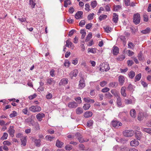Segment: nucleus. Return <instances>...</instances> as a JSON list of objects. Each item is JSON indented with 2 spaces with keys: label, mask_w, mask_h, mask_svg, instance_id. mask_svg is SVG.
Instances as JSON below:
<instances>
[{
  "label": "nucleus",
  "mask_w": 151,
  "mask_h": 151,
  "mask_svg": "<svg viewBox=\"0 0 151 151\" xmlns=\"http://www.w3.org/2000/svg\"><path fill=\"white\" fill-rule=\"evenodd\" d=\"M124 2L126 6H127L130 5V0H124Z\"/></svg>",
  "instance_id": "nucleus-57"
},
{
  "label": "nucleus",
  "mask_w": 151,
  "mask_h": 151,
  "mask_svg": "<svg viewBox=\"0 0 151 151\" xmlns=\"http://www.w3.org/2000/svg\"><path fill=\"white\" fill-rule=\"evenodd\" d=\"M75 32H76V30L74 29H72L70 30L69 32L68 36L70 37Z\"/></svg>",
  "instance_id": "nucleus-61"
},
{
  "label": "nucleus",
  "mask_w": 151,
  "mask_h": 151,
  "mask_svg": "<svg viewBox=\"0 0 151 151\" xmlns=\"http://www.w3.org/2000/svg\"><path fill=\"white\" fill-rule=\"evenodd\" d=\"M118 98L117 99L116 103L117 106H121L122 105V103L121 102V99L120 97V96L117 97Z\"/></svg>",
  "instance_id": "nucleus-21"
},
{
  "label": "nucleus",
  "mask_w": 151,
  "mask_h": 151,
  "mask_svg": "<svg viewBox=\"0 0 151 151\" xmlns=\"http://www.w3.org/2000/svg\"><path fill=\"white\" fill-rule=\"evenodd\" d=\"M133 89V86L131 84H129L127 87V89L130 91H132Z\"/></svg>",
  "instance_id": "nucleus-60"
},
{
  "label": "nucleus",
  "mask_w": 151,
  "mask_h": 151,
  "mask_svg": "<svg viewBox=\"0 0 151 151\" xmlns=\"http://www.w3.org/2000/svg\"><path fill=\"white\" fill-rule=\"evenodd\" d=\"M113 7L114 10L115 11H117L121 8V6L120 5H114Z\"/></svg>",
  "instance_id": "nucleus-43"
},
{
  "label": "nucleus",
  "mask_w": 151,
  "mask_h": 151,
  "mask_svg": "<svg viewBox=\"0 0 151 151\" xmlns=\"http://www.w3.org/2000/svg\"><path fill=\"white\" fill-rule=\"evenodd\" d=\"M93 121L92 120H88L87 123V125L88 127H90L93 124Z\"/></svg>",
  "instance_id": "nucleus-50"
},
{
  "label": "nucleus",
  "mask_w": 151,
  "mask_h": 151,
  "mask_svg": "<svg viewBox=\"0 0 151 151\" xmlns=\"http://www.w3.org/2000/svg\"><path fill=\"white\" fill-rule=\"evenodd\" d=\"M127 54L129 56H131L134 54V52L130 50H128L127 51Z\"/></svg>",
  "instance_id": "nucleus-62"
},
{
  "label": "nucleus",
  "mask_w": 151,
  "mask_h": 151,
  "mask_svg": "<svg viewBox=\"0 0 151 151\" xmlns=\"http://www.w3.org/2000/svg\"><path fill=\"white\" fill-rule=\"evenodd\" d=\"M17 115V113L15 111H13L12 113L9 115V116L11 118H12L16 116Z\"/></svg>",
  "instance_id": "nucleus-49"
},
{
  "label": "nucleus",
  "mask_w": 151,
  "mask_h": 151,
  "mask_svg": "<svg viewBox=\"0 0 151 151\" xmlns=\"http://www.w3.org/2000/svg\"><path fill=\"white\" fill-rule=\"evenodd\" d=\"M92 114L93 113L92 112L90 111H87L85 112L84 114V116L85 118H88L91 116Z\"/></svg>",
  "instance_id": "nucleus-17"
},
{
  "label": "nucleus",
  "mask_w": 151,
  "mask_h": 151,
  "mask_svg": "<svg viewBox=\"0 0 151 151\" xmlns=\"http://www.w3.org/2000/svg\"><path fill=\"white\" fill-rule=\"evenodd\" d=\"M120 38L121 40L123 42H125L126 38H125V37L124 36H121L120 37Z\"/></svg>",
  "instance_id": "nucleus-64"
},
{
  "label": "nucleus",
  "mask_w": 151,
  "mask_h": 151,
  "mask_svg": "<svg viewBox=\"0 0 151 151\" xmlns=\"http://www.w3.org/2000/svg\"><path fill=\"white\" fill-rule=\"evenodd\" d=\"M34 129L36 130L37 131L40 129L39 124L37 122H36L34 124Z\"/></svg>",
  "instance_id": "nucleus-33"
},
{
  "label": "nucleus",
  "mask_w": 151,
  "mask_h": 151,
  "mask_svg": "<svg viewBox=\"0 0 151 151\" xmlns=\"http://www.w3.org/2000/svg\"><path fill=\"white\" fill-rule=\"evenodd\" d=\"M80 33L82 34L81 38L83 39L86 35V33L85 30L84 29H81V30Z\"/></svg>",
  "instance_id": "nucleus-37"
},
{
  "label": "nucleus",
  "mask_w": 151,
  "mask_h": 151,
  "mask_svg": "<svg viewBox=\"0 0 151 151\" xmlns=\"http://www.w3.org/2000/svg\"><path fill=\"white\" fill-rule=\"evenodd\" d=\"M150 28L147 27L145 30L141 31V33L144 34H148L150 32Z\"/></svg>",
  "instance_id": "nucleus-26"
},
{
  "label": "nucleus",
  "mask_w": 151,
  "mask_h": 151,
  "mask_svg": "<svg viewBox=\"0 0 151 151\" xmlns=\"http://www.w3.org/2000/svg\"><path fill=\"white\" fill-rule=\"evenodd\" d=\"M113 21L115 23H116L118 21V15L116 13L113 14Z\"/></svg>",
  "instance_id": "nucleus-18"
},
{
  "label": "nucleus",
  "mask_w": 151,
  "mask_h": 151,
  "mask_svg": "<svg viewBox=\"0 0 151 151\" xmlns=\"http://www.w3.org/2000/svg\"><path fill=\"white\" fill-rule=\"evenodd\" d=\"M100 70L101 72H104V71H107L110 69L109 65L107 63H102L100 65Z\"/></svg>",
  "instance_id": "nucleus-2"
},
{
  "label": "nucleus",
  "mask_w": 151,
  "mask_h": 151,
  "mask_svg": "<svg viewBox=\"0 0 151 151\" xmlns=\"http://www.w3.org/2000/svg\"><path fill=\"white\" fill-rule=\"evenodd\" d=\"M118 85V83L117 82H111L109 84V86L110 88H116Z\"/></svg>",
  "instance_id": "nucleus-13"
},
{
  "label": "nucleus",
  "mask_w": 151,
  "mask_h": 151,
  "mask_svg": "<svg viewBox=\"0 0 151 151\" xmlns=\"http://www.w3.org/2000/svg\"><path fill=\"white\" fill-rule=\"evenodd\" d=\"M144 21L145 22H147L148 21V16L146 14L143 15Z\"/></svg>",
  "instance_id": "nucleus-63"
},
{
  "label": "nucleus",
  "mask_w": 151,
  "mask_h": 151,
  "mask_svg": "<svg viewBox=\"0 0 151 151\" xmlns=\"http://www.w3.org/2000/svg\"><path fill=\"white\" fill-rule=\"evenodd\" d=\"M76 111L77 114L80 115L83 112V110L81 108L78 107L76 109Z\"/></svg>",
  "instance_id": "nucleus-25"
},
{
  "label": "nucleus",
  "mask_w": 151,
  "mask_h": 151,
  "mask_svg": "<svg viewBox=\"0 0 151 151\" xmlns=\"http://www.w3.org/2000/svg\"><path fill=\"white\" fill-rule=\"evenodd\" d=\"M138 57L140 60H142L144 59V58L142 56V53L141 51H140L138 54Z\"/></svg>",
  "instance_id": "nucleus-35"
},
{
  "label": "nucleus",
  "mask_w": 151,
  "mask_h": 151,
  "mask_svg": "<svg viewBox=\"0 0 151 151\" xmlns=\"http://www.w3.org/2000/svg\"><path fill=\"white\" fill-rule=\"evenodd\" d=\"M29 109L31 111L33 112H39L41 110V108L37 105L32 106L29 108Z\"/></svg>",
  "instance_id": "nucleus-4"
},
{
  "label": "nucleus",
  "mask_w": 151,
  "mask_h": 151,
  "mask_svg": "<svg viewBox=\"0 0 151 151\" xmlns=\"http://www.w3.org/2000/svg\"><path fill=\"white\" fill-rule=\"evenodd\" d=\"M32 118L30 117H29L26 119H25V122L26 123H28L29 122H30V123L29 125L30 126L32 124V125L33 126V124L32 123Z\"/></svg>",
  "instance_id": "nucleus-23"
},
{
  "label": "nucleus",
  "mask_w": 151,
  "mask_h": 151,
  "mask_svg": "<svg viewBox=\"0 0 151 151\" xmlns=\"http://www.w3.org/2000/svg\"><path fill=\"white\" fill-rule=\"evenodd\" d=\"M107 17V16L105 14H101L99 17V19L100 21H102L105 19Z\"/></svg>",
  "instance_id": "nucleus-39"
},
{
  "label": "nucleus",
  "mask_w": 151,
  "mask_h": 151,
  "mask_svg": "<svg viewBox=\"0 0 151 151\" xmlns=\"http://www.w3.org/2000/svg\"><path fill=\"white\" fill-rule=\"evenodd\" d=\"M68 106L71 108H76L78 106V103L74 101L69 102L68 105Z\"/></svg>",
  "instance_id": "nucleus-7"
},
{
  "label": "nucleus",
  "mask_w": 151,
  "mask_h": 151,
  "mask_svg": "<svg viewBox=\"0 0 151 151\" xmlns=\"http://www.w3.org/2000/svg\"><path fill=\"white\" fill-rule=\"evenodd\" d=\"M45 116V115L44 114L40 113L36 115V117L38 121H41L42 120V118Z\"/></svg>",
  "instance_id": "nucleus-10"
},
{
  "label": "nucleus",
  "mask_w": 151,
  "mask_h": 151,
  "mask_svg": "<svg viewBox=\"0 0 151 151\" xmlns=\"http://www.w3.org/2000/svg\"><path fill=\"white\" fill-rule=\"evenodd\" d=\"M92 33H89L87 36L85 41L86 42H88L92 38Z\"/></svg>",
  "instance_id": "nucleus-36"
},
{
  "label": "nucleus",
  "mask_w": 151,
  "mask_h": 151,
  "mask_svg": "<svg viewBox=\"0 0 151 151\" xmlns=\"http://www.w3.org/2000/svg\"><path fill=\"white\" fill-rule=\"evenodd\" d=\"M29 4L31 5V7L32 8H34L36 4L35 3H34L33 2V0H30L29 1Z\"/></svg>",
  "instance_id": "nucleus-52"
},
{
  "label": "nucleus",
  "mask_w": 151,
  "mask_h": 151,
  "mask_svg": "<svg viewBox=\"0 0 151 151\" xmlns=\"http://www.w3.org/2000/svg\"><path fill=\"white\" fill-rule=\"evenodd\" d=\"M71 4V2L70 0H65L64 2V6L67 7L68 4L70 5Z\"/></svg>",
  "instance_id": "nucleus-41"
},
{
  "label": "nucleus",
  "mask_w": 151,
  "mask_h": 151,
  "mask_svg": "<svg viewBox=\"0 0 151 151\" xmlns=\"http://www.w3.org/2000/svg\"><path fill=\"white\" fill-rule=\"evenodd\" d=\"M68 79L66 78H63L61 80L60 82L59 83V84L61 85V83L63 85L66 84L68 83Z\"/></svg>",
  "instance_id": "nucleus-24"
},
{
  "label": "nucleus",
  "mask_w": 151,
  "mask_h": 151,
  "mask_svg": "<svg viewBox=\"0 0 151 151\" xmlns=\"http://www.w3.org/2000/svg\"><path fill=\"white\" fill-rule=\"evenodd\" d=\"M35 142L36 146L39 147L40 145V139H35Z\"/></svg>",
  "instance_id": "nucleus-40"
},
{
  "label": "nucleus",
  "mask_w": 151,
  "mask_h": 151,
  "mask_svg": "<svg viewBox=\"0 0 151 151\" xmlns=\"http://www.w3.org/2000/svg\"><path fill=\"white\" fill-rule=\"evenodd\" d=\"M141 77V74L140 73H139L135 77V81L136 82L137 81H139L140 80Z\"/></svg>",
  "instance_id": "nucleus-34"
},
{
  "label": "nucleus",
  "mask_w": 151,
  "mask_h": 151,
  "mask_svg": "<svg viewBox=\"0 0 151 151\" xmlns=\"http://www.w3.org/2000/svg\"><path fill=\"white\" fill-rule=\"evenodd\" d=\"M124 102L126 104H132V100L130 99H125L124 101Z\"/></svg>",
  "instance_id": "nucleus-47"
},
{
  "label": "nucleus",
  "mask_w": 151,
  "mask_h": 151,
  "mask_svg": "<svg viewBox=\"0 0 151 151\" xmlns=\"http://www.w3.org/2000/svg\"><path fill=\"white\" fill-rule=\"evenodd\" d=\"M134 134V132L132 130H126L123 132L124 135L127 137H129L132 136Z\"/></svg>",
  "instance_id": "nucleus-3"
},
{
  "label": "nucleus",
  "mask_w": 151,
  "mask_h": 151,
  "mask_svg": "<svg viewBox=\"0 0 151 151\" xmlns=\"http://www.w3.org/2000/svg\"><path fill=\"white\" fill-rule=\"evenodd\" d=\"M141 17L140 14L137 13L134 14L133 17V22L136 24L139 23L140 22Z\"/></svg>",
  "instance_id": "nucleus-1"
},
{
  "label": "nucleus",
  "mask_w": 151,
  "mask_h": 151,
  "mask_svg": "<svg viewBox=\"0 0 151 151\" xmlns=\"http://www.w3.org/2000/svg\"><path fill=\"white\" fill-rule=\"evenodd\" d=\"M83 12L82 11H78L77 12L75 15V17L77 19H78L81 17L83 14Z\"/></svg>",
  "instance_id": "nucleus-15"
},
{
  "label": "nucleus",
  "mask_w": 151,
  "mask_h": 151,
  "mask_svg": "<svg viewBox=\"0 0 151 151\" xmlns=\"http://www.w3.org/2000/svg\"><path fill=\"white\" fill-rule=\"evenodd\" d=\"M107 83L106 81H103L102 82H101L100 83V85L102 87H103L106 84H107Z\"/></svg>",
  "instance_id": "nucleus-58"
},
{
  "label": "nucleus",
  "mask_w": 151,
  "mask_h": 151,
  "mask_svg": "<svg viewBox=\"0 0 151 151\" xmlns=\"http://www.w3.org/2000/svg\"><path fill=\"white\" fill-rule=\"evenodd\" d=\"M105 96L108 99H111L113 97V96L109 92L105 94Z\"/></svg>",
  "instance_id": "nucleus-45"
},
{
  "label": "nucleus",
  "mask_w": 151,
  "mask_h": 151,
  "mask_svg": "<svg viewBox=\"0 0 151 151\" xmlns=\"http://www.w3.org/2000/svg\"><path fill=\"white\" fill-rule=\"evenodd\" d=\"M142 131L148 133L149 134L151 135V129L142 128Z\"/></svg>",
  "instance_id": "nucleus-30"
},
{
  "label": "nucleus",
  "mask_w": 151,
  "mask_h": 151,
  "mask_svg": "<svg viewBox=\"0 0 151 151\" xmlns=\"http://www.w3.org/2000/svg\"><path fill=\"white\" fill-rule=\"evenodd\" d=\"M79 147L81 150H85V146L84 145L80 144L79 145Z\"/></svg>",
  "instance_id": "nucleus-48"
},
{
  "label": "nucleus",
  "mask_w": 151,
  "mask_h": 151,
  "mask_svg": "<svg viewBox=\"0 0 151 151\" xmlns=\"http://www.w3.org/2000/svg\"><path fill=\"white\" fill-rule=\"evenodd\" d=\"M142 136L141 132L138 131H137L135 132V137L138 140H140Z\"/></svg>",
  "instance_id": "nucleus-12"
},
{
  "label": "nucleus",
  "mask_w": 151,
  "mask_h": 151,
  "mask_svg": "<svg viewBox=\"0 0 151 151\" xmlns=\"http://www.w3.org/2000/svg\"><path fill=\"white\" fill-rule=\"evenodd\" d=\"M104 28L105 32L108 33L111 32V28H110L109 26H106V27H104Z\"/></svg>",
  "instance_id": "nucleus-46"
},
{
  "label": "nucleus",
  "mask_w": 151,
  "mask_h": 151,
  "mask_svg": "<svg viewBox=\"0 0 151 151\" xmlns=\"http://www.w3.org/2000/svg\"><path fill=\"white\" fill-rule=\"evenodd\" d=\"M94 15V14L93 13L89 14L88 16V19L89 20L92 19L93 18V16Z\"/></svg>",
  "instance_id": "nucleus-55"
},
{
  "label": "nucleus",
  "mask_w": 151,
  "mask_h": 151,
  "mask_svg": "<svg viewBox=\"0 0 151 151\" xmlns=\"http://www.w3.org/2000/svg\"><path fill=\"white\" fill-rule=\"evenodd\" d=\"M111 93L115 96L117 97L119 96V94L118 92L115 89H113L111 91Z\"/></svg>",
  "instance_id": "nucleus-14"
},
{
  "label": "nucleus",
  "mask_w": 151,
  "mask_h": 151,
  "mask_svg": "<svg viewBox=\"0 0 151 151\" xmlns=\"http://www.w3.org/2000/svg\"><path fill=\"white\" fill-rule=\"evenodd\" d=\"M135 75V73L132 70L130 71L128 74L129 77L132 79L134 78Z\"/></svg>",
  "instance_id": "nucleus-31"
},
{
  "label": "nucleus",
  "mask_w": 151,
  "mask_h": 151,
  "mask_svg": "<svg viewBox=\"0 0 151 151\" xmlns=\"http://www.w3.org/2000/svg\"><path fill=\"white\" fill-rule=\"evenodd\" d=\"M78 73V70L76 69L75 70L71 71L70 74L71 78L73 79V77H76Z\"/></svg>",
  "instance_id": "nucleus-8"
},
{
  "label": "nucleus",
  "mask_w": 151,
  "mask_h": 151,
  "mask_svg": "<svg viewBox=\"0 0 151 151\" xmlns=\"http://www.w3.org/2000/svg\"><path fill=\"white\" fill-rule=\"evenodd\" d=\"M93 25V24L91 23H90L88 24H87L86 27V28L87 29H90L91 28Z\"/></svg>",
  "instance_id": "nucleus-56"
},
{
  "label": "nucleus",
  "mask_w": 151,
  "mask_h": 151,
  "mask_svg": "<svg viewBox=\"0 0 151 151\" xmlns=\"http://www.w3.org/2000/svg\"><path fill=\"white\" fill-rule=\"evenodd\" d=\"M91 6L93 8H94L97 5V2L95 0L93 1L91 3Z\"/></svg>",
  "instance_id": "nucleus-53"
},
{
  "label": "nucleus",
  "mask_w": 151,
  "mask_h": 151,
  "mask_svg": "<svg viewBox=\"0 0 151 151\" xmlns=\"http://www.w3.org/2000/svg\"><path fill=\"white\" fill-rule=\"evenodd\" d=\"M10 129L8 130V132L10 134L12 137L14 136L13 134L14 133L15 130L13 128H11V126H10Z\"/></svg>",
  "instance_id": "nucleus-27"
},
{
  "label": "nucleus",
  "mask_w": 151,
  "mask_h": 151,
  "mask_svg": "<svg viewBox=\"0 0 151 151\" xmlns=\"http://www.w3.org/2000/svg\"><path fill=\"white\" fill-rule=\"evenodd\" d=\"M118 81L119 84L121 86H122L124 82L125 78L123 76H120L119 77Z\"/></svg>",
  "instance_id": "nucleus-9"
},
{
  "label": "nucleus",
  "mask_w": 151,
  "mask_h": 151,
  "mask_svg": "<svg viewBox=\"0 0 151 151\" xmlns=\"http://www.w3.org/2000/svg\"><path fill=\"white\" fill-rule=\"evenodd\" d=\"M119 49L116 46H114L113 49V53L114 55H116L119 52Z\"/></svg>",
  "instance_id": "nucleus-20"
},
{
  "label": "nucleus",
  "mask_w": 151,
  "mask_h": 151,
  "mask_svg": "<svg viewBox=\"0 0 151 151\" xmlns=\"http://www.w3.org/2000/svg\"><path fill=\"white\" fill-rule=\"evenodd\" d=\"M128 47L129 48L133 49L135 46L131 42H129L128 44Z\"/></svg>",
  "instance_id": "nucleus-38"
},
{
  "label": "nucleus",
  "mask_w": 151,
  "mask_h": 151,
  "mask_svg": "<svg viewBox=\"0 0 151 151\" xmlns=\"http://www.w3.org/2000/svg\"><path fill=\"white\" fill-rule=\"evenodd\" d=\"M63 144V143L57 139L56 142V146L59 148H61Z\"/></svg>",
  "instance_id": "nucleus-19"
},
{
  "label": "nucleus",
  "mask_w": 151,
  "mask_h": 151,
  "mask_svg": "<svg viewBox=\"0 0 151 151\" xmlns=\"http://www.w3.org/2000/svg\"><path fill=\"white\" fill-rule=\"evenodd\" d=\"M144 118L143 114L142 113H139L138 115V119L139 121L142 120Z\"/></svg>",
  "instance_id": "nucleus-28"
},
{
  "label": "nucleus",
  "mask_w": 151,
  "mask_h": 151,
  "mask_svg": "<svg viewBox=\"0 0 151 151\" xmlns=\"http://www.w3.org/2000/svg\"><path fill=\"white\" fill-rule=\"evenodd\" d=\"M8 134L6 132H4L1 138V139L4 140L7 139Z\"/></svg>",
  "instance_id": "nucleus-42"
},
{
  "label": "nucleus",
  "mask_w": 151,
  "mask_h": 151,
  "mask_svg": "<svg viewBox=\"0 0 151 151\" xmlns=\"http://www.w3.org/2000/svg\"><path fill=\"white\" fill-rule=\"evenodd\" d=\"M75 100L78 104H81L82 102L81 98L80 97H78L75 99Z\"/></svg>",
  "instance_id": "nucleus-54"
},
{
  "label": "nucleus",
  "mask_w": 151,
  "mask_h": 151,
  "mask_svg": "<svg viewBox=\"0 0 151 151\" xmlns=\"http://www.w3.org/2000/svg\"><path fill=\"white\" fill-rule=\"evenodd\" d=\"M126 88L125 86H123L122 87L121 89V93L122 96L124 97H125L127 96V94L126 93Z\"/></svg>",
  "instance_id": "nucleus-11"
},
{
  "label": "nucleus",
  "mask_w": 151,
  "mask_h": 151,
  "mask_svg": "<svg viewBox=\"0 0 151 151\" xmlns=\"http://www.w3.org/2000/svg\"><path fill=\"white\" fill-rule=\"evenodd\" d=\"M73 148L72 146L70 145H66L65 147V149L67 150H70Z\"/></svg>",
  "instance_id": "nucleus-51"
},
{
  "label": "nucleus",
  "mask_w": 151,
  "mask_h": 151,
  "mask_svg": "<svg viewBox=\"0 0 151 151\" xmlns=\"http://www.w3.org/2000/svg\"><path fill=\"white\" fill-rule=\"evenodd\" d=\"M88 52H90L93 53H95L96 52V49L95 48H89L88 49Z\"/></svg>",
  "instance_id": "nucleus-44"
},
{
  "label": "nucleus",
  "mask_w": 151,
  "mask_h": 151,
  "mask_svg": "<svg viewBox=\"0 0 151 151\" xmlns=\"http://www.w3.org/2000/svg\"><path fill=\"white\" fill-rule=\"evenodd\" d=\"M91 107V105L89 104H84L83 106V108L85 110L88 109L89 108Z\"/></svg>",
  "instance_id": "nucleus-32"
},
{
  "label": "nucleus",
  "mask_w": 151,
  "mask_h": 151,
  "mask_svg": "<svg viewBox=\"0 0 151 151\" xmlns=\"http://www.w3.org/2000/svg\"><path fill=\"white\" fill-rule=\"evenodd\" d=\"M85 86V81L84 79L81 77L79 81L78 85L79 88L82 89Z\"/></svg>",
  "instance_id": "nucleus-6"
},
{
  "label": "nucleus",
  "mask_w": 151,
  "mask_h": 151,
  "mask_svg": "<svg viewBox=\"0 0 151 151\" xmlns=\"http://www.w3.org/2000/svg\"><path fill=\"white\" fill-rule=\"evenodd\" d=\"M21 145H23L24 146L26 145V137H23L21 139Z\"/></svg>",
  "instance_id": "nucleus-29"
},
{
  "label": "nucleus",
  "mask_w": 151,
  "mask_h": 151,
  "mask_svg": "<svg viewBox=\"0 0 151 151\" xmlns=\"http://www.w3.org/2000/svg\"><path fill=\"white\" fill-rule=\"evenodd\" d=\"M110 89L109 88L107 87H105L102 89L101 91L103 93H105L108 91Z\"/></svg>",
  "instance_id": "nucleus-59"
},
{
  "label": "nucleus",
  "mask_w": 151,
  "mask_h": 151,
  "mask_svg": "<svg viewBox=\"0 0 151 151\" xmlns=\"http://www.w3.org/2000/svg\"><path fill=\"white\" fill-rule=\"evenodd\" d=\"M139 144V142L138 141L136 140H132L130 142L131 145L132 146H136L138 145Z\"/></svg>",
  "instance_id": "nucleus-16"
},
{
  "label": "nucleus",
  "mask_w": 151,
  "mask_h": 151,
  "mask_svg": "<svg viewBox=\"0 0 151 151\" xmlns=\"http://www.w3.org/2000/svg\"><path fill=\"white\" fill-rule=\"evenodd\" d=\"M112 126L116 128H118L119 126L122 125V124L121 122L116 120L112 121L111 122Z\"/></svg>",
  "instance_id": "nucleus-5"
},
{
  "label": "nucleus",
  "mask_w": 151,
  "mask_h": 151,
  "mask_svg": "<svg viewBox=\"0 0 151 151\" xmlns=\"http://www.w3.org/2000/svg\"><path fill=\"white\" fill-rule=\"evenodd\" d=\"M130 114L131 116L135 118L136 115L135 110L134 109H132L130 111Z\"/></svg>",
  "instance_id": "nucleus-22"
}]
</instances>
